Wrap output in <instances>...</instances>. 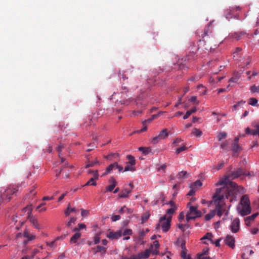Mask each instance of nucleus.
Returning a JSON list of instances; mask_svg holds the SVG:
<instances>
[{"label":"nucleus","instance_id":"nucleus-1","mask_svg":"<svg viewBox=\"0 0 259 259\" xmlns=\"http://www.w3.org/2000/svg\"><path fill=\"white\" fill-rule=\"evenodd\" d=\"M196 34L199 37L202 38V40L200 39L198 41L197 50L201 49L202 50L210 51L212 49H214L218 46L217 44H215V40L212 33L211 22L206 26L203 30H197Z\"/></svg>","mask_w":259,"mask_h":259},{"label":"nucleus","instance_id":"nucleus-2","mask_svg":"<svg viewBox=\"0 0 259 259\" xmlns=\"http://www.w3.org/2000/svg\"><path fill=\"white\" fill-rule=\"evenodd\" d=\"M234 195V191L233 190H228L227 188L224 187L217 189L212 196V200L215 205V209L213 210H216V214L219 217H221L225 211L224 208L225 204L224 201V199H229L230 201L232 202L236 199V196Z\"/></svg>","mask_w":259,"mask_h":259},{"label":"nucleus","instance_id":"nucleus-3","mask_svg":"<svg viewBox=\"0 0 259 259\" xmlns=\"http://www.w3.org/2000/svg\"><path fill=\"white\" fill-rule=\"evenodd\" d=\"M191 203L187 204V206H189V210L186 214V220L189 222L190 220H193L197 218L200 217L202 213L200 210H197V207L190 206Z\"/></svg>","mask_w":259,"mask_h":259},{"label":"nucleus","instance_id":"nucleus-4","mask_svg":"<svg viewBox=\"0 0 259 259\" xmlns=\"http://www.w3.org/2000/svg\"><path fill=\"white\" fill-rule=\"evenodd\" d=\"M171 221V217H166L164 215L160 218L159 223L157 224L156 228L161 226L163 231L166 232L170 228Z\"/></svg>","mask_w":259,"mask_h":259},{"label":"nucleus","instance_id":"nucleus-5","mask_svg":"<svg viewBox=\"0 0 259 259\" xmlns=\"http://www.w3.org/2000/svg\"><path fill=\"white\" fill-rule=\"evenodd\" d=\"M18 191L17 187L14 185H10L5 191L2 193L3 200H6L8 201L11 199V196L15 194Z\"/></svg>","mask_w":259,"mask_h":259},{"label":"nucleus","instance_id":"nucleus-6","mask_svg":"<svg viewBox=\"0 0 259 259\" xmlns=\"http://www.w3.org/2000/svg\"><path fill=\"white\" fill-rule=\"evenodd\" d=\"M228 183V178H226L225 179H221L217 184L216 186H220V185H224L223 187H222L221 188L226 187L227 188L228 190H233L234 192V196H236L235 195L236 194V188L237 187V185L234 182H230Z\"/></svg>","mask_w":259,"mask_h":259},{"label":"nucleus","instance_id":"nucleus-7","mask_svg":"<svg viewBox=\"0 0 259 259\" xmlns=\"http://www.w3.org/2000/svg\"><path fill=\"white\" fill-rule=\"evenodd\" d=\"M22 211H24L25 212L27 213L26 218L29 219V221L35 228L37 229H40V227L39 226L37 219L33 217L30 216L31 212L29 207H26L24 208L22 210Z\"/></svg>","mask_w":259,"mask_h":259},{"label":"nucleus","instance_id":"nucleus-8","mask_svg":"<svg viewBox=\"0 0 259 259\" xmlns=\"http://www.w3.org/2000/svg\"><path fill=\"white\" fill-rule=\"evenodd\" d=\"M178 245H179L182 248V251L181 252V256L183 259H185L186 258L190 256L189 255H187V250L185 246V241L182 239H178L177 242Z\"/></svg>","mask_w":259,"mask_h":259},{"label":"nucleus","instance_id":"nucleus-9","mask_svg":"<svg viewBox=\"0 0 259 259\" xmlns=\"http://www.w3.org/2000/svg\"><path fill=\"white\" fill-rule=\"evenodd\" d=\"M237 210L240 215L244 216L250 213L251 209L250 206L239 205L237 207Z\"/></svg>","mask_w":259,"mask_h":259},{"label":"nucleus","instance_id":"nucleus-10","mask_svg":"<svg viewBox=\"0 0 259 259\" xmlns=\"http://www.w3.org/2000/svg\"><path fill=\"white\" fill-rule=\"evenodd\" d=\"M231 231L236 233L238 232L240 228V221L238 218H235L233 220L230 226Z\"/></svg>","mask_w":259,"mask_h":259},{"label":"nucleus","instance_id":"nucleus-11","mask_svg":"<svg viewBox=\"0 0 259 259\" xmlns=\"http://www.w3.org/2000/svg\"><path fill=\"white\" fill-rule=\"evenodd\" d=\"M246 171L241 168H238L236 170L233 171L230 175V177L232 179H235L238 177L245 175Z\"/></svg>","mask_w":259,"mask_h":259},{"label":"nucleus","instance_id":"nucleus-12","mask_svg":"<svg viewBox=\"0 0 259 259\" xmlns=\"http://www.w3.org/2000/svg\"><path fill=\"white\" fill-rule=\"evenodd\" d=\"M121 236L122 231L121 230L117 232H113L110 230L106 235L107 238L112 240L117 239L121 237Z\"/></svg>","mask_w":259,"mask_h":259},{"label":"nucleus","instance_id":"nucleus-13","mask_svg":"<svg viewBox=\"0 0 259 259\" xmlns=\"http://www.w3.org/2000/svg\"><path fill=\"white\" fill-rule=\"evenodd\" d=\"M235 241L234 238L229 235H228L225 239V243L233 249L235 247Z\"/></svg>","mask_w":259,"mask_h":259},{"label":"nucleus","instance_id":"nucleus-14","mask_svg":"<svg viewBox=\"0 0 259 259\" xmlns=\"http://www.w3.org/2000/svg\"><path fill=\"white\" fill-rule=\"evenodd\" d=\"M241 147L238 144H233L231 150L233 152V156L238 157L239 153L241 151Z\"/></svg>","mask_w":259,"mask_h":259},{"label":"nucleus","instance_id":"nucleus-15","mask_svg":"<svg viewBox=\"0 0 259 259\" xmlns=\"http://www.w3.org/2000/svg\"><path fill=\"white\" fill-rule=\"evenodd\" d=\"M245 34V32L244 31H241L240 32H234L232 33H230L228 36V38H235L237 40H238L241 39V36Z\"/></svg>","mask_w":259,"mask_h":259},{"label":"nucleus","instance_id":"nucleus-16","mask_svg":"<svg viewBox=\"0 0 259 259\" xmlns=\"http://www.w3.org/2000/svg\"><path fill=\"white\" fill-rule=\"evenodd\" d=\"M159 243L158 241H154L153 243V244L151 245V248L153 250L152 251V253L153 254H158L159 253V251L157 250V249L159 247Z\"/></svg>","mask_w":259,"mask_h":259},{"label":"nucleus","instance_id":"nucleus-17","mask_svg":"<svg viewBox=\"0 0 259 259\" xmlns=\"http://www.w3.org/2000/svg\"><path fill=\"white\" fill-rule=\"evenodd\" d=\"M258 214V213L257 212L252 214L250 216L245 218L244 219L245 225L247 226H250L251 221H253Z\"/></svg>","mask_w":259,"mask_h":259},{"label":"nucleus","instance_id":"nucleus-18","mask_svg":"<svg viewBox=\"0 0 259 259\" xmlns=\"http://www.w3.org/2000/svg\"><path fill=\"white\" fill-rule=\"evenodd\" d=\"M240 205L250 206V201L247 195H243L240 200Z\"/></svg>","mask_w":259,"mask_h":259},{"label":"nucleus","instance_id":"nucleus-19","mask_svg":"<svg viewBox=\"0 0 259 259\" xmlns=\"http://www.w3.org/2000/svg\"><path fill=\"white\" fill-rule=\"evenodd\" d=\"M151 251L150 249H146L144 252H141L138 253L140 259L147 258L150 255Z\"/></svg>","mask_w":259,"mask_h":259},{"label":"nucleus","instance_id":"nucleus-20","mask_svg":"<svg viewBox=\"0 0 259 259\" xmlns=\"http://www.w3.org/2000/svg\"><path fill=\"white\" fill-rule=\"evenodd\" d=\"M79 209H76L74 207H71L70 204H68V206L66 208V209L65 210V214L66 216L69 215L71 212H78Z\"/></svg>","mask_w":259,"mask_h":259},{"label":"nucleus","instance_id":"nucleus-21","mask_svg":"<svg viewBox=\"0 0 259 259\" xmlns=\"http://www.w3.org/2000/svg\"><path fill=\"white\" fill-rule=\"evenodd\" d=\"M120 213H127V214H132L133 212V209L126 207L125 206L122 207L118 211Z\"/></svg>","mask_w":259,"mask_h":259},{"label":"nucleus","instance_id":"nucleus-22","mask_svg":"<svg viewBox=\"0 0 259 259\" xmlns=\"http://www.w3.org/2000/svg\"><path fill=\"white\" fill-rule=\"evenodd\" d=\"M81 234L79 232L76 233L71 237L70 239L71 243H75L77 240L80 238Z\"/></svg>","mask_w":259,"mask_h":259},{"label":"nucleus","instance_id":"nucleus-23","mask_svg":"<svg viewBox=\"0 0 259 259\" xmlns=\"http://www.w3.org/2000/svg\"><path fill=\"white\" fill-rule=\"evenodd\" d=\"M117 162H115L113 163H112L109 165L108 167H107L106 172L104 174V175H105L108 173H110L113 169H115L117 168Z\"/></svg>","mask_w":259,"mask_h":259},{"label":"nucleus","instance_id":"nucleus-24","mask_svg":"<svg viewBox=\"0 0 259 259\" xmlns=\"http://www.w3.org/2000/svg\"><path fill=\"white\" fill-rule=\"evenodd\" d=\"M131 193V190L124 189L119 194V196L120 198H127L128 197V194Z\"/></svg>","mask_w":259,"mask_h":259},{"label":"nucleus","instance_id":"nucleus-25","mask_svg":"<svg viewBox=\"0 0 259 259\" xmlns=\"http://www.w3.org/2000/svg\"><path fill=\"white\" fill-rule=\"evenodd\" d=\"M24 237L27 238L28 241H31L34 240L35 238V236L33 235H31L29 234L28 230H25L23 233Z\"/></svg>","mask_w":259,"mask_h":259},{"label":"nucleus","instance_id":"nucleus-26","mask_svg":"<svg viewBox=\"0 0 259 259\" xmlns=\"http://www.w3.org/2000/svg\"><path fill=\"white\" fill-rule=\"evenodd\" d=\"M158 136L160 137V138L161 139V140H163V139H165L168 136L167 130L166 128L162 130L160 132V133L159 134V135Z\"/></svg>","mask_w":259,"mask_h":259},{"label":"nucleus","instance_id":"nucleus-27","mask_svg":"<svg viewBox=\"0 0 259 259\" xmlns=\"http://www.w3.org/2000/svg\"><path fill=\"white\" fill-rule=\"evenodd\" d=\"M112 184L111 185L108 186L106 188L107 191L111 192L113 190V189L115 187L116 184H117L116 180L114 178H112Z\"/></svg>","mask_w":259,"mask_h":259},{"label":"nucleus","instance_id":"nucleus-28","mask_svg":"<svg viewBox=\"0 0 259 259\" xmlns=\"http://www.w3.org/2000/svg\"><path fill=\"white\" fill-rule=\"evenodd\" d=\"M76 221L75 217H71L69 220L66 223V225L68 228H72V224H75Z\"/></svg>","mask_w":259,"mask_h":259},{"label":"nucleus","instance_id":"nucleus-29","mask_svg":"<svg viewBox=\"0 0 259 259\" xmlns=\"http://www.w3.org/2000/svg\"><path fill=\"white\" fill-rule=\"evenodd\" d=\"M216 214V210H211L209 213H207L205 216V219L206 221H209Z\"/></svg>","mask_w":259,"mask_h":259},{"label":"nucleus","instance_id":"nucleus-30","mask_svg":"<svg viewBox=\"0 0 259 259\" xmlns=\"http://www.w3.org/2000/svg\"><path fill=\"white\" fill-rule=\"evenodd\" d=\"M139 150L145 155L149 154L151 151V149L150 147H141L139 148Z\"/></svg>","mask_w":259,"mask_h":259},{"label":"nucleus","instance_id":"nucleus-31","mask_svg":"<svg viewBox=\"0 0 259 259\" xmlns=\"http://www.w3.org/2000/svg\"><path fill=\"white\" fill-rule=\"evenodd\" d=\"M177 207H171V208L168 209L166 210V214H165L166 217H171L173 214L175 213L176 210H177Z\"/></svg>","mask_w":259,"mask_h":259},{"label":"nucleus","instance_id":"nucleus-32","mask_svg":"<svg viewBox=\"0 0 259 259\" xmlns=\"http://www.w3.org/2000/svg\"><path fill=\"white\" fill-rule=\"evenodd\" d=\"M240 77V74L239 73L235 74L233 77L229 80V82H236Z\"/></svg>","mask_w":259,"mask_h":259},{"label":"nucleus","instance_id":"nucleus-33","mask_svg":"<svg viewBox=\"0 0 259 259\" xmlns=\"http://www.w3.org/2000/svg\"><path fill=\"white\" fill-rule=\"evenodd\" d=\"M96 180H97L96 179H95V178L94 177V178H92L91 179H90L89 181H88L86 184L84 185V186H89V185H92V186H96L97 185V183H96V182L95 181Z\"/></svg>","mask_w":259,"mask_h":259},{"label":"nucleus","instance_id":"nucleus-34","mask_svg":"<svg viewBox=\"0 0 259 259\" xmlns=\"http://www.w3.org/2000/svg\"><path fill=\"white\" fill-rule=\"evenodd\" d=\"M86 228V226L84 224H78L77 227H75L73 230V232H78L79 231Z\"/></svg>","mask_w":259,"mask_h":259},{"label":"nucleus","instance_id":"nucleus-35","mask_svg":"<svg viewBox=\"0 0 259 259\" xmlns=\"http://www.w3.org/2000/svg\"><path fill=\"white\" fill-rule=\"evenodd\" d=\"M249 104L253 106H258V104H257V100L254 98H251L249 99Z\"/></svg>","mask_w":259,"mask_h":259},{"label":"nucleus","instance_id":"nucleus-36","mask_svg":"<svg viewBox=\"0 0 259 259\" xmlns=\"http://www.w3.org/2000/svg\"><path fill=\"white\" fill-rule=\"evenodd\" d=\"M213 236L212 234L210 233H207L205 235H204L202 238L201 240L208 239L211 243H213V240L212 239Z\"/></svg>","mask_w":259,"mask_h":259},{"label":"nucleus","instance_id":"nucleus-37","mask_svg":"<svg viewBox=\"0 0 259 259\" xmlns=\"http://www.w3.org/2000/svg\"><path fill=\"white\" fill-rule=\"evenodd\" d=\"M227 136V134L226 132H221L219 133L217 136L218 140L221 141L222 139H225Z\"/></svg>","mask_w":259,"mask_h":259},{"label":"nucleus","instance_id":"nucleus-38","mask_svg":"<svg viewBox=\"0 0 259 259\" xmlns=\"http://www.w3.org/2000/svg\"><path fill=\"white\" fill-rule=\"evenodd\" d=\"M97 143L95 142H94L91 144H90L88 145V147H89L88 149H87V152H90L92 151L95 148L97 147Z\"/></svg>","mask_w":259,"mask_h":259},{"label":"nucleus","instance_id":"nucleus-39","mask_svg":"<svg viewBox=\"0 0 259 259\" xmlns=\"http://www.w3.org/2000/svg\"><path fill=\"white\" fill-rule=\"evenodd\" d=\"M192 134L197 137H200L202 135V132L200 130L195 128L192 131Z\"/></svg>","mask_w":259,"mask_h":259},{"label":"nucleus","instance_id":"nucleus-40","mask_svg":"<svg viewBox=\"0 0 259 259\" xmlns=\"http://www.w3.org/2000/svg\"><path fill=\"white\" fill-rule=\"evenodd\" d=\"M106 248H105L104 247H103V246H101L100 245H98L96 247V252H100L102 253H105L106 252Z\"/></svg>","mask_w":259,"mask_h":259},{"label":"nucleus","instance_id":"nucleus-41","mask_svg":"<svg viewBox=\"0 0 259 259\" xmlns=\"http://www.w3.org/2000/svg\"><path fill=\"white\" fill-rule=\"evenodd\" d=\"M187 177V172L186 171H181L178 175V179H183Z\"/></svg>","mask_w":259,"mask_h":259},{"label":"nucleus","instance_id":"nucleus-42","mask_svg":"<svg viewBox=\"0 0 259 259\" xmlns=\"http://www.w3.org/2000/svg\"><path fill=\"white\" fill-rule=\"evenodd\" d=\"M127 158L129 160L128 163L131 165H134L136 163L134 157L131 155H128L127 156Z\"/></svg>","mask_w":259,"mask_h":259},{"label":"nucleus","instance_id":"nucleus-43","mask_svg":"<svg viewBox=\"0 0 259 259\" xmlns=\"http://www.w3.org/2000/svg\"><path fill=\"white\" fill-rule=\"evenodd\" d=\"M98 164H99V161L97 159H96L94 161H89V163L85 166V168H88L90 167H93Z\"/></svg>","mask_w":259,"mask_h":259},{"label":"nucleus","instance_id":"nucleus-44","mask_svg":"<svg viewBox=\"0 0 259 259\" xmlns=\"http://www.w3.org/2000/svg\"><path fill=\"white\" fill-rule=\"evenodd\" d=\"M160 140H161V139L160 138V137L158 136H157L155 137H153L151 139V142L153 144H156L158 143Z\"/></svg>","mask_w":259,"mask_h":259},{"label":"nucleus","instance_id":"nucleus-45","mask_svg":"<svg viewBox=\"0 0 259 259\" xmlns=\"http://www.w3.org/2000/svg\"><path fill=\"white\" fill-rule=\"evenodd\" d=\"M187 149V148L185 146H183L179 148H177L176 150V154H179L181 152L186 150Z\"/></svg>","mask_w":259,"mask_h":259},{"label":"nucleus","instance_id":"nucleus-46","mask_svg":"<svg viewBox=\"0 0 259 259\" xmlns=\"http://www.w3.org/2000/svg\"><path fill=\"white\" fill-rule=\"evenodd\" d=\"M202 185V183L200 180H197L195 181L192 185V187H193L194 189L195 188H197L198 187H200Z\"/></svg>","mask_w":259,"mask_h":259},{"label":"nucleus","instance_id":"nucleus-47","mask_svg":"<svg viewBox=\"0 0 259 259\" xmlns=\"http://www.w3.org/2000/svg\"><path fill=\"white\" fill-rule=\"evenodd\" d=\"M167 164L164 163V164H163L161 165L160 166H159V167H158V168H157V171L158 172H160V171H161V170H162V171H163V172H165V169H166V168L167 167Z\"/></svg>","mask_w":259,"mask_h":259},{"label":"nucleus","instance_id":"nucleus-48","mask_svg":"<svg viewBox=\"0 0 259 259\" xmlns=\"http://www.w3.org/2000/svg\"><path fill=\"white\" fill-rule=\"evenodd\" d=\"M149 214L148 213H145L142 216V223H145L149 219Z\"/></svg>","mask_w":259,"mask_h":259},{"label":"nucleus","instance_id":"nucleus-49","mask_svg":"<svg viewBox=\"0 0 259 259\" xmlns=\"http://www.w3.org/2000/svg\"><path fill=\"white\" fill-rule=\"evenodd\" d=\"M132 230L130 229H125L123 232H122V235L126 236L131 235L132 234Z\"/></svg>","mask_w":259,"mask_h":259},{"label":"nucleus","instance_id":"nucleus-50","mask_svg":"<svg viewBox=\"0 0 259 259\" xmlns=\"http://www.w3.org/2000/svg\"><path fill=\"white\" fill-rule=\"evenodd\" d=\"M250 91L252 93L259 92V86L252 85L250 87Z\"/></svg>","mask_w":259,"mask_h":259},{"label":"nucleus","instance_id":"nucleus-51","mask_svg":"<svg viewBox=\"0 0 259 259\" xmlns=\"http://www.w3.org/2000/svg\"><path fill=\"white\" fill-rule=\"evenodd\" d=\"M88 172L89 174L93 173L94 174V177L95 178V179H98L99 175H98L97 170H88Z\"/></svg>","mask_w":259,"mask_h":259},{"label":"nucleus","instance_id":"nucleus-52","mask_svg":"<svg viewBox=\"0 0 259 259\" xmlns=\"http://www.w3.org/2000/svg\"><path fill=\"white\" fill-rule=\"evenodd\" d=\"M81 214L83 217H86L89 214V211L83 209H81Z\"/></svg>","mask_w":259,"mask_h":259},{"label":"nucleus","instance_id":"nucleus-53","mask_svg":"<svg viewBox=\"0 0 259 259\" xmlns=\"http://www.w3.org/2000/svg\"><path fill=\"white\" fill-rule=\"evenodd\" d=\"M245 103V101H239L237 103V104H235L234 106H233V108L235 109H237V107L238 106H242Z\"/></svg>","mask_w":259,"mask_h":259},{"label":"nucleus","instance_id":"nucleus-54","mask_svg":"<svg viewBox=\"0 0 259 259\" xmlns=\"http://www.w3.org/2000/svg\"><path fill=\"white\" fill-rule=\"evenodd\" d=\"M253 136H259V124L256 125L255 126V128L253 130V132L252 133Z\"/></svg>","mask_w":259,"mask_h":259},{"label":"nucleus","instance_id":"nucleus-55","mask_svg":"<svg viewBox=\"0 0 259 259\" xmlns=\"http://www.w3.org/2000/svg\"><path fill=\"white\" fill-rule=\"evenodd\" d=\"M135 170V168L133 167V165H127L124 168V171H134Z\"/></svg>","mask_w":259,"mask_h":259},{"label":"nucleus","instance_id":"nucleus-56","mask_svg":"<svg viewBox=\"0 0 259 259\" xmlns=\"http://www.w3.org/2000/svg\"><path fill=\"white\" fill-rule=\"evenodd\" d=\"M133 99L132 98H129L125 101H120L121 104L128 105L132 101Z\"/></svg>","mask_w":259,"mask_h":259},{"label":"nucleus","instance_id":"nucleus-57","mask_svg":"<svg viewBox=\"0 0 259 259\" xmlns=\"http://www.w3.org/2000/svg\"><path fill=\"white\" fill-rule=\"evenodd\" d=\"M92 118L93 117L91 118L90 117H89L88 121H86L83 124V125H85V126L90 125L92 122Z\"/></svg>","mask_w":259,"mask_h":259},{"label":"nucleus","instance_id":"nucleus-58","mask_svg":"<svg viewBox=\"0 0 259 259\" xmlns=\"http://www.w3.org/2000/svg\"><path fill=\"white\" fill-rule=\"evenodd\" d=\"M64 145L60 144L59 145L57 148V150L59 152V156H60L61 154V151H62V149L64 148Z\"/></svg>","mask_w":259,"mask_h":259},{"label":"nucleus","instance_id":"nucleus-59","mask_svg":"<svg viewBox=\"0 0 259 259\" xmlns=\"http://www.w3.org/2000/svg\"><path fill=\"white\" fill-rule=\"evenodd\" d=\"M184 217H185V215H184V212H181L180 213L179 215V221L180 222H182L184 219Z\"/></svg>","mask_w":259,"mask_h":259},{"label":"nucleus","instance_id":"nucleus-60","mask_svg":"<svg viewBox=\"0 0 259 259\" xmlns=\"http://www.w3.org/2000/svg\"><path fill=\"white\" fill-rule=\"evenodd\" d=\"M120 219V216L119 215H113L111 218V220L112 221L115 222Z\"/></svg>","mask_w":259,"mask_h":259},{"label":"nucleus","instance_id":"nucleus-61","mask_svg":"<svg viewBox=\"0 0 259 259\" xmlns=\"http://www.w3.org/2000/svg\"><path fill=\"white\" fill-rule=\"evenodd\" d=\"M190 101L192 102H195L197 105L199 104V102L197 101V97L196 96H193L190 99Z\"/></svg>","mask_w":259,"mask_h":259},{"label":"nucleus","instance_id":"nucleus-62","mask_svg":"<svg viewBox=\"0 0 259 259\" xmlns=\"http://www.w3.org/2000/svg\"><path fill=\"white\" fill-rule=\"evenodd\" d=\"M55 243H56V240H55L54 241H52L51 242H47V245H48L50 247H53L54 246H56L55 244Z\"/></svg>","mask_w":259,"mask_h":259},{"label":"nucleus","instance_id":"nucleus-63","mask_svg":"<svg viewBox=\"0 0 259 259\" xmlns=\"http://www.w3.org/2000/svg\"><path fill=\"white\" fill-rule=\"evenodd\" d=\"M253 132V130H251L249 127H247L245 129V133L247 134H250V135H252V133Z\"/></svg>","mask_w":259,"mask_h":259},{"label":"nucleus","instance_id":"nucleus-64","mask_svg":"<svg viewBox=\"0 0 259 259\" xmlns=\"http://www.w3.org/2000/svg\"><path fill=\"white\" fill-rule=\"evenodd\" d=\"M198 259H210V258L207 256H204L203 254H199L198 255Z\"/></svg>","mask_w":259,"mask_h":259}]
</instances>
